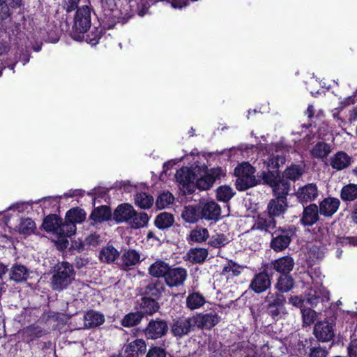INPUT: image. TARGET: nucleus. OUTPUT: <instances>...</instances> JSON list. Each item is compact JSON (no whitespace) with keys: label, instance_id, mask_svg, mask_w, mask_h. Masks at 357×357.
<instances>
[{"label":"nucleus","instance_id":"nucleus-1","mask_svg":"<svg viewBox=\"0 0 357 357\" xmlns=\"http://www.w3.org/2000/svg\"><path fill=\"white\" fill-rule=\"evenodd\" d=\"M100 10L97 15L105 27L113 29L117 24L123 25L135 16V11L130 4L132 1L118 6L116 0H99Z\"/></svg>","mask_w":357,"mask_h":357},{"label":"nucleus","instance_id":"nucleus-2","mask_svg":"<svg viewBox=\"0 0 357 357\" xmlns=\"http://www.w3.org/2000/svg\"><path fill=\"white\" fill-rule=\"evenodd\" d=\"M197 171L195 186L200 190H208L213 184L226 176L225 171L221 167L208 168L206 165H195Z\"/></svg>","mask_w":357,"mask_h":357},{"label":"nucleus","instance_id":"nucleus-3","mask_svg":"<svg viewBox=\"0 0 357 357\" xmlns=\"http://www.w3.org/2000/svg\"><path fill=\"white\" fill-rule=\"evenodd\" d=\"M75 275L73 266L68 261L59 262L54 266L51 278V287L56 291H62L72 284Z\"/></svg>","mask_w":357,"mask_h":357},{"label":"nucleus","instance_id":"nucleus-4","mask_svg":"<svg viewBox=\"0 0 357 357\" xmlns=\"http://www.w3.org/2000/svg\"><path fill=\"white\" fill-rule=\"evenodd\" d=\"M75 10L70 36L75 40L82 41L84 38V34L91 26V11L93 9L90 6L85 5Z\"/></svg>","mask_w":357,"mask_h":357},{"label":"nucleus","instance_id":"nucleus-5","mask_svg":"<svg viewBox=\"0 0 357 357\" xmlns=\"http://www.w3.org/2000/svg\"><path fill=\"white\" fill-rule=\"evenodd\" d=\"M266 313L273 320L278 321L287 314V299L284 294L269 291L264 298Z\"/></svg>","mask_w":357,"mask_h":357},{"label":"nucleus","instance_id":"nucleus-6","mask_svg":"<svg viewBox=\"0 0 357 357\" xmlns=\"http://www.w3.org/2000/svg\"><path fill=\"white\" fill-rule=\"evenodd\" d=\"M295 230L293 226L278 227L271 233V248L276 252L284 250L290 245Z\"/></svg>","mask_w":357,"mask_h":357},{"label":"nucleus","instance_id":"nucleus-7","mask_svg":"<svg viewBox=\"0 0 357 357\" xmlns=\"http://www.w3.org/2000/svg\"><path fill=\"white\" fill-rule=\"evenodd\" d=\"M282 191L274 192L275 198L271 199L267 206L268 215L275 218L284 214L288 207L287 196L289 194L288 185L282 184Z\"/></svg>","mask_w":357,"mask_h":357},{"label":"nucleus","instance_id":"nucleus-8","mask_svg":"<svg viewBox=\"0 0 357 357\" xmlns=\"http://www.w3.org/2000/svg\"><path fill=\"white\" fill-rule=\"evenodd\" d=\"M86 213L83 208L74 207L68 210L66 214L65 222L61 227L62 233L66 237H70L76 232V223H82L86 220Z\"/></svg>","mask_w":357,"mask_h":357},{"label":"nucleus","instance_id":"nucleus-9","mask_svg":"<svg viewBox=\"0 0 357 357\" xmlns=\"http://www.w3.org/2000/svg\"><path fill=\"white\" fill-rule=\"evenodd\" d=\"M268 266H263V270L255 274L250 281L249 289L256 294L264 293L271 287L272 274L268 273Z\"/></svg>","mask_w":357,"mask_h":357},{"label":"nucleus","instance_id":"nucleus-10","mask_svg":"<svg viewBox=\"0 0 357 357\" xmlns=\"http://www.w3.org/2000/svg\"><path fill=\"white\" fill-rule=\"evenodd\" d=\"M167 322L160 318L151 319L144 329L147 339L156 340L165 336L168 332Z\"/></svg>","mask_w":357,"mask_h":357},{"label":"nucleus","instance_id":"nucleus-11","mask_svg":"<svg viewBox=\"0 0 357 357\" xmlns=\"http://www.w3.org/2000/svg\"><path fill=\"white\" fill-rule=\"evenodd\" d=\"M188 277V272L185 268L170 266L165 278V284L169 288H178L183 287Z\"/></svg>","mask_w":357,"mask_h":357},{"label":"nucleus","instance_id":"nucleus-12","mask_svg":"<svg viewBox=\"0 0 357 357\" xmlns=\"http://www.w3.org/2000/svg\"><path fill=\"white\" fill-rule=\"evenodd\" d=\"M261 178L264 183L268 185L273 188V192H278L280 190L282 191L283 183L288 185V190H290L291 183L283 179L282 174L278 169H268L267 172L261 173Z\"/></svg>","mask_w":357,"mask_h":357},{"label":"nucleus","instance_id":"nucleus-13","mask_svg":"<svg viewBox=\"0 0 357 357\" xmlns=\"http://www.w3.org/2000/svg\"><path fill=\"white\" fill-rule=\"evenodd\" d=\"M196 175L197 171L195 169V167L192 168L183 167L176 172L175 176L176 181L183 185V188H186L188 192L192 193L193 190H191L190 188H193L195 185Z\"/></svg>","mask_w":357,"mask_h":357},{"label":"nucleus","instance_id":"nucleus-14","mask_svg":"<svg viewBox=\"0 0 357 357\" xmlns=\"http://www.w3.org/2000/svg\"><path fill=\"white\" fill-rule=\"evenodd\" d=\"M313 333L318 342H329L333 340V337H335L333 326L331 323L327 321L316 323L313 328Z\"/></svg>","mask_w":357,"mask_h":357},{"label":"nucleus","instance_id":"nucleus-15","mask_svg":"<svg viewBox=\"0 0 357 357\" xmlns=\"http://www.w3.org/2000/svg\"><path fill=\"white\" fill-rule=\"evenodd\" d=\"M195 326L200 329L211 330L220 321V317L215 312L197 313L192 316Z\"/></svg>","mask_w":357,"mask_h":357},{"label":"nucleus","instance_id":"nucleus-16","mask_svg":"<svg viewBox=\"0 0 357 357\" xmlns=\"http://www.w3.org/2000/svg\"><path fill=\"white\" fill-rule=\"evenodd\" d=\"M195 327L192 317L184 318L180 317L174 319L172 326L171 331L174 336L181 337L188 335Z\"/></svg>","mask_w":357,"mask_h":357},{"label":"nucleus","instance_id":"nucleus-17","mask_svg":"<svg viewBox=\"0 0 357 357\" xmlns=\"http://www.w3.org/2000/svg\"><path fill=\"white\" fill-rule=\"evenodd\" d=\"M89 220L91 221V225L113 220V212L111 207L107 205L94 207L89 215Z\"/></svg>","mask_w":357,"mask_h":357},{"label":"nucleus","instance_id":"nucleus-18","mask_svg":"<svg viewBox=\"0 0 357 357\" xmlns=\"http://www.w3.org/2000/svg\"><path fill=\"white\" fill-rule=\"evenodd\" d=\"M135 214V209L133 206L128 203L119 204L113 212V220L116 223H128Z\"/></svg>","mask_w":357,"mask_h":357},{"label":"nucleus","instance_id":"nucleus-19","mask_svg":"<svg viewBox=\"0 0 357 357\" xmlns=\"http://www.w3.org/2000/svg\"><path fill=\"white\" fill-rule=\"evenodd\" d=\"M166 289L165 283L160 279H152L144 287L142 295L158 301Z\"/></svg>","mask_w":357,"mask_h":357},{"label":"nucleus","instance_id":"nucleus-20","mask_svg":"<svg viewBox=\"0 0 357 357\" xmlns=\"http://www.w3.org/2000/svg\"><path fill=\"white\" fill-rule=\"evenodd\" d=\"M271 269L275 271L280 275L290 274L295 263L290 255H285L277 259L272 260L269 264Z\"/></svg>","mask_w":357,"mask_h":357},{"label":"nucleus","instance_id":"nucleus-21","mask_svg":"<svg viewBox=\"0 0 357 357\" xmlns=\"http://www.w3.org/2000/svg\"><path fill=\"white\" fill-rule=\"evenodd\" d=\"M340 200L337 197H328L319 202L318 208L320 215L326 218H331L339 209Z\"/></svg>","mask_w":357,"mask_h":357},{"label":"nucleus","instance_id":"nucleus-22","mask_svg":"<svg viewBox=\"0 0 357 357\" xmlns=\"http://www.w3.org/2000/svg\"><path fill=\"white\" fill-rule=\"evenodd\" d=\"M318 188L315 183H308L298 188L296 196L298 202L304 206L318 197Z\"/></svg>","mask_w":357,"mask_h":357},{"label":"nucleus","instance_id":"nucleus-23","mask_svg":"<svg viewBox=\"0 0 357 357\" xmlns=\"http://www.w3.org/2000/svg\"><path fill=\"white\" fill-rule=\"evenodd\" d=\"M319 210L315 204L305 206L300 219V223L303 227H312L319 220Z\"/></svg>","mask_w":357,"mask_h":357},{"label":"nucleus","instance_id":"nucleus-24","mask_svg":"<svg viewBox=\"0 0 357 357\" xmlns=\"http://www.w3.org/2000/svg\"><path fill=\"white\" fill-rule=\"evenodd\" d=\"M277 221L275 218L268 215V217L263 214L257 215L252 230H258L264 233H269L271 234L273 230L276 228Z\"/></svg>","mask_w":357,"mask_h":357},{"label":"nucleus","instance_id":"nucleus-25","mask_svg":"<svg viewBox=\"0 0 357 357\" xmlns=\"http://www.w3.org/2000/svg\"><path fill=\"white\" fill-rule=\"evenodd\" d=\"M9 271V279L16 283L26 282L29 278L30 270L24 265L19 263L13 264Z\"/></svg>","mask_w":357,"mask_h":357},{"label":"nucleus","instance_id":"nucleus-26","mask_svg":"<svg viewBox=\"0 0 357 357\" xmlns=\"http://www.w3.org/2000/svg\"><path fill=\"white\" fill-rule=\"evenodd\" d=\"M146 351V344L143 339H136L125 346L126 357H142Z\"/></svg>","mask_w":357,"mask_h":357},{"label":"nucleus","instance_id":"nucleus-27","mask_svg":"<svg viewBox=\"0 0 357 357\" xmlns=\"http://www.w3.org/2000/svg\"><path fill=\"white\" fill-rule=\"evenodd\" d=\"M62 219L56 214H49L43 222L42 227L47 232H56L60 236H66V233H62Z\"/></svg>","mask_w":357,"mask_h":357},{"label":"nucleus","instance_id":"nucleus-28","mask_svg":"<svg viewBox=\"0 0 357 357\" xmlns=\"http://www.w3.org/2000/svg\"><path fill=\"white\" fill-rule=\"evenodd\" d=\"M159 309L160 305L157 301L142 295L139 302L138 311L141 312L143 317L153 315Z\"/></svg>","mask_w":357,"mask_h":357},{"label":"nucleus","instance_id":"nucleus-29","mask_svg":"<svg viewBox=\"0 0 357 357\" xmlns=\"http://www.w3.org/2000/svg\"><path fill=\"white\" fill-rule=\"evenodd\" d=\"M200 212L202 218L207 220H218L221 214V208L215 202L211 201L205 203L203 207L200 208Z\"/></svg>","mask_w":357,"mask_h":357},{"label":"nucleus","instance_id":"nucleus-30","mask_svg":"<svg viewBox=\"0 0 357 357\" xmlns=\"http://www.w3.org/2000/svg\"><path fill=\"white\" fill-rule=\"evenodd\" d=\"M305 173V166L301 164L291 163L282 172L283 179L287 182H296L303 176Z\"/></svg>","mask_w":357,"mask_h":357},{"label":"nucleus","instance_id":"nucleus-31","mask_svg":"<svg viewBox=\"0 0 357 357\" xmlns=\"http://www.w3.org/2000/svg\"><path fill=\"white\" fill-rule=\"evenodd\" d=\"M294 286L295 280L292 275L291 274H283L280 275L277 278L274 287L277 290L276 292L284 294L290 291L294 288Z\"/></svg>","mask_w":357,"mask_h":357},{"label":"nucleus","instance_id":"nucleus-32","mask_svg":"<svg viewBox=\"0 0 357 357\" xmlns=\"http://www.w3.org/2000/svg\"><path fill=\"white\" fill-rule=\"evenodd\" d=\"M309 341L310 345L307 346L308 357H328L329 354V349L322 347L313 337L305 338V342Z\"/></svg>","mask_w":357,"mask_h":357},{"label":"nucleus","instance_id":"nucleus-33","mask_svg":"<svg viewBox=\"0 0 357 357\" xmlns=\"http://www.w3.org/2000/svg\"><path fill=\"white\" fill-rule=\"evenodd\" d=\"M351 157L347 153L338 151L331 157V165L333 169L340 171L348 167L351 163Z\"/></svg>","mask_w":357,"mask_h":357},{"label":"nucleus","instance_id":"nucleus-34","mask_svg":"<svg viewBox=\"0 0 357 357\" xmlns=\"http://www.w3.org/2000/svg\"><path fill=\"white\" fill-rule=\"evenodd\" d=\"M341 200L347 204L357 201V184L349 183L342 186L340 192Z\"/></svg>","mask_w":357,"mask_h":357},{"label":"nucleus","instance_id":"nucleus-35","mask_svg":"<svg viewBox=\"0 0 357 357\" xmlns=\"http://www.w3.org/2000/svg\"><path fill=\"white\" fill-rule=\"evenodd\" d=\"M170 266L168 263L162 260H156L149 268V273L159 279L163 278L165 279Z\"/></svg>","mask_w":357,"mask_h":357},{"label":"nucleus","instance_id":"nucleus-36","mask_svg":"<svg viewBox=\"0 0 357 357\" xmlns=\"http://www.w3.org/2000/svg\"><path fill=\"white\" fill-rule=\"evenodd\" d=\"M105 322L103 314L94 311L89 310L84 315V325L86 328H96L102 325Z\"/></svg>","mask_w":357,"mask_h":357},{"label":"nucleus","instance_id":"nucleus-37","mask_svg":"<svg viewBox=\"0 0 357 357\" xmlns=\"http://www.w3.org/2000/svg\"><path fill=\"white\" fill-rule=\"evenodd\" d=\"M99 22L100 26H94L86 36H84V39H85V41L92 46L96 45L105 33V29H109L107 27H105L100 20Z\"/></svg>","mask_w":357,"mask_h":357},{"label":"nucleus","instance_id":"nucleus-38","mask_svg":"<svg viewBox=\"0 0 357 357\" xmlns=\"http://www.w3.org/2000/svg\"><path fill=\"white\" fill-rule=\"evenodd\" d=\"M181 217L186 222H197L200 218H202L200 207L198 206L191 205L185 206L182 212Z\"/></svg>","mask_w":357,"mask_h":357},{"label":"nucleus","instance_id":"nucleus-39","mask_svg":"<svg viewBox=\"0 0 357 357\" xmlns=\"http://www.w3.org/2000/svg\"><path fill=\"white\" fill-rule=\"evenodd\" d=\"M174 222V217L167 212H162L158 214L155 220L154 225L159 229H165L171 227Z\"/></svg>","mask_w":357,"mask_h":357},{"label":"nucleus","instance_id":"nucleus-40","mask_svg":"<svg viewBox=\"0 0 357 357\" xmlns=\"http://www.w3.org/2000/svg\"><path fill=\"white\" fill-rule=\"evenodd\" d=\"M188 255L189 261L192 264H203L208 255V252L206 248H191Z\"/></svg>","mask_w":357,"mask_h":357},{"label":"nucleus","instance_id":"nucleus-41","mask_svg":"<svg viewBox=\"0 0 357 357\" xmlns=\"http://www.w3.org/2000/svg\"><path fill=\"white\" fill-rule=\"evenodd\" d=\"M153 202V197L146 192H141L135 195V204L141 209L151 208Z\"/></svg>","mask_w":357,"mask_h":357},{"label":"nucleus","instance_id":"nucleus-42","mask_svg":"<svg viewBox=\"0 0 357 357\" xmlns=\"http://www.w3.org/2000/svg\"><path fill=\"white\" fill-rule=\"evenodd\" d=\"M149 221V217L145 212H137L135 210V214L132 215V218L128 222V225L131 228L138 229L143 228L148 225Z\"/></svg>","mask_w":357,"mask_h":357},{"label":"nucleus","instance_id":"nucleus-43","mask_svg":"<svg viewBox=\"0 0 357 357\" xmlns=\"http://www.w3.org/2000/svg\"><path fill=\"white\" fill-rule=\"evenodd\" d=\"M331 151V146L324 142H317L310 151L312 156L314 158H326Z\"/></svg>","mask_w":357,"mask_h":357},{"label":"nucleus","instance_id":"nucleus-44","mask_svg":"<svg viewBox=\"0 0 357 357\" xmlns=\"http://www.w3.org/2000/svg\"><path fill=\"white\" fill-rule=\"evenodd\" d=\"M236 188L238 191H245L250 188H252L258 184L257 180L255 176H236Z\"/></svg>","mask_w":357,"mask_h":357},{"label":"nucleus","instance_id":"nucleus-45","mask_svg":"<svg viewBox=\"0 0 357 357\" xmlns=\"http://www.w3.org/2000/svg\"><path fill=\"white\" fill-rule=\"evenodd\" d=\"M215 193L217 200L224 203L228 202L236 194L234 190L227 185L219 186L216 189Z\"/></svg>","mask_w":357,"mask_h":357},{"label":"nucleus","instance_id":"nucleus-46","mask_svg":"<svg viewBox=\"0 0 357 357\" xmlns=\"http://www.w3.org/2000/svg\"><path fill=\"white\" fill-rule=\"evenodd\" d=\"M206 301L202 294L199 292L190 294L186 298V306L190 310H195L201 307Z\"/></svg>","mask_w":357,"mask_h":357},{"label":"nucleus","instance_id":"nucleus-47","mask_svg":"<svg viewBox=\"0 0 357 357\" xmlns=\"http://www.w3.org/2000/svg\"><path fill=\"white\" fill-rule=\"evenodd\" d=\"M243 269V266L230 259L228 261L227 264L224 266L221 271V275H227L228 277H236L241 273Z\"/></svg>","mask_w":357,"mask_h":357},{"label":"nucleus","instance_id":"nucleus-48","mask_svg":"<svg viewBox=\"0 0 357 357\" xmlns=\"http://www.w3.org/2000/svg\"><path fill=\"white\" fill-rule=\"evenodd\" d=\"M24 334L29 342H33L46 335V332L39 326L30 325L24 329Z\"/></svg>","mask_w":357,"mask_h":357},{"label":"nucleus","instance_id":"nucleus-49","mask_svg":"<svg viewBox=\"0 0 357 357\" xmlns=\"http://www.w3.org/2000/svg\"><path fill=\"white\" fill-rule=\"evenodd\" d=\"M12 0H0V21L3 22L11 17L12 12L10 8L15 9L22 6L11 3Z\"/></svg>","mask_w":357,"mask_h":357},{"label":"nucleus","instance_id":"nucleus-50","mask_svg":"<svg viewBox=\"0 0 357 357\" xmlns=\"http://www.w3.org/2000/svg\"><path fill=\"white\" fill-rule=\"evenodd\" d=\"M143 316L138 310L130 312L124 316L121 320V325L124 327H132L139 324Z\"/></svg>","mask_w":357,"mask_h":357},{"label":"nucleus","instance_id":"nucleus-51","mask_svg":"<svg viewBox=\"0 0 357 357\" xmlns=\"http://www.w3.org/2000/svg\"><path fill=\"white\" fill-rule=\"evenodd\" d=\"M121 258L123 264L126 267H129L139 262L140 255L136 250L130 249L124 252Z\"/></svg>","mask_w":357,"mask_h":357},{"label":"nucleus","instance_id":"nucleus-52","mask_svg":"<svg viewBox=\"0 0 357 357\" xmlns=\"http://www.w3.org/2000/svg\"><path fill=\"white\" fill-rule=\"evenodd\" d=\"M208 236L209 234L206 228L196 227L190 231L188 241L196 243H202L206 241Z\"/></svg>","mask_w":357,"mask_h":357},{"label":"nucleus","instance_id":"nucleus-53","mask_svg":"<svg viewBox=\"0 0 357 357\" xmlns=\"http://www.w3.org/2000/svg\"><path fill=\"white\" fill-rule=\"evenodd\" d=\"M119 255L118 250L113 246H107L100 252V259L107 263L114 261Z\"/></svg>","mask_w":357,"mask_h":357},{"label":"nucleus","instance_id":"nucleus-54","mask_svg":"<svg viewBox=\"0 0 357 357\" xmlns=\"http://www.w3.org/2000/svg\"><path fill=\"white\" fill-rule=\"evenodd\" d=\"M174 197L169 192H163L160 194L155 201V206L158 209H163L171 204H173Z\"/></svg>","mask_w":357,"mask_h":357},{"label":"nucleus","instance_id":"nucleus-55","mask_svg":"<svg viewBox=\"0 0 357 357\" xmlns=\"http://www.w3.org/2000/svg\"><path fill=\"white\" fill-rule=\"evenodd\" d=\"M126 186L130 187V185L129 183V181H121L119 183H116L113 187H111L107 189H105L101 187L94 188L93 189V194L96 195V197L104 199L106 196V195L108 193L109 190L111 189H121L122 188H126Z\"/></svg>","mask_w":357,"mask_h":357},{"label":"nucleus","instance_id":"nucleus-56","mask_svg":"<svg viewBox=\"0 0 357 357\" xmlns=\"http://www.w3.org/2000/svg\"><path fill=\"white\" fill-rule=\"evenodd\" d=\"M35 229L36 223L29 218L22 219L18 226L19 232L24 235H30Z\"/></svg>","mask_w":357,"mask_h":357},{"label":"nucleus","instance_id":"nucleus-57","mask_svg":"<svg viewBox=\"0 0 357 357\" xmlns=\"http://www.w3.org/2000/svg\"><path fill=\"white\" fill-rule=\"evenodd\" d=\"M255 168L248 162H243L234 169L236 176H255Z\"/></svg>","mask_w":357,"mask_h":357},{"label":"nucleus","instance_id":"nucleus-58","mask_svg":"<svg viewBox=\"0 0 357 357\" xmlns=\"http://www.w3.org/2000/svg\"><path fill=\"white\" fill-rule=\"evenodd\" d=\"M229 241L227 236L222 233L213 235L208 244L215 248H221L228 244Z\"/></svg>","mask_w":357,"mask_h":357},{"label":"nucleus","instance_id":"nucleus-59","mask_svg":"<svg viewBox=\"0 0 357 357\" xmlns=\"http://www.w3.org/2000/svg\"><path fill=\"white\" fill-rule=\"evenodd\" d=\"M8 20L13 24V26L10 27L4 23H1V29L8 34L17 36L21 32V23L20 22H12L10 17Z\"/></svg>","mask_w":357,"mask_h":357},{"label":"nucleus","instance_id":"nucleus-60","mask_svg":"<svg viewBox=\"0 0 357 357\" xmlns=\"http://www.w3.org/2000/svg\"><path fill=\"white\" fill-rule=\"evenodd\" d=\"M285 162V158L279 155L269 157L267 162V167L268 169H278L280 165Z\"/></svg>","mask_w":357,"mask_h":357},{"label":"nucleus","instance_id":"nucleus-61","mask_svg":"<svg viewBox=\"0 0 357 357\" xmlns=\"http://www.w3.org/2000/svg\"><path fill=\"white\" fill-rule=\"evenodd\" d=\"M166 356L167 351L164 348L151 346L147 351L146 357H166Z\"/></svg>","mask_w":357,"mask_h":357},{"label":"nucleus","instance_id":"nucleus-62","mask_svg":"<svg viewBox=\"0 0 357 357\" xmlns=\"http://www.w3.org/2000/svg\"><path fill=\"white\" fill-rule=\"evenodd\" d=\"M100 242V236L96 232L86 236L84 241L86 245L93 247L98 246Z\"/></svg>","mask_w":357,"mask_h":357},{"label":"nucleus","instance_id":"nucleus-63","mask_svg":"<svg viewBox=\"0 0 357 357\" xmlns=\"http://www.w3.org/2000/svg\"><path fill=\"white\" fill-rule=\"evenodd\" d=\"M42 205L44 208H47L52 205L53 207H59V202L57 197H47L41 199Z\"/></svg>","mask_w":357,"mask_h":357},{"label":"nucleus","instance_id":"nucleus-64","mask_svg":"<svg viewBox=\"0 0 357 357\" xmlns=\"http://www.w3.org/2000/svg\"><path fill=\"white\" fill-rule=\"evenodd\" d=\"M321 301L319 296L317 295L316 292H310L306 295L305 301L312 307L317 305Z\"/></svg>","mask_w":357,"mask_h":357}]
</instances>
